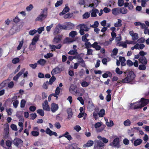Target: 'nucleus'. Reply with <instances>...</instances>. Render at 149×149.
<instances>
[{
	"instance_id": "a211bd4d",
	"label": "nucleus",
	"mask_w": 149,
	"mask_h": 149,
	"mask_svg": "<svg viewBox=\"0 0 149 149\" xmlns=\"http://www.w3.org/2000/svg\"><path fill=\"white\" fill-rule=\"evenodd\" d=\"M140 63L142 64H146L147 63V60L145 56L141 57L139 59Z\"/></svg>"
},
{
	"instance_id": "e2e57ef3",
	"label": "nucleus",
	"mask_w": 149,
	"mask_h": 149,
	"mask_svg": "<svg viewBox=\"0 0 149 149\" xmlns=\"http://www.w3.org/2000/svg\"><path fill=\"white\" fill-rule=\"evenodd\" d=\"M44 30V27H41L39 28L37 30V31L39 34H40L42 31Z\"/></svg>"
},
{
	"instance_id": "680f3d73",
	"label": "nucleus",
	"mask_w": 149,
	"mask_h": 149,
	"mask_svg": "<svg viewBox=\"0 0 149 149\" xmlns=\"http://www.w3.org/2000/svg\"><path fill=\"white\" fill-rule=\"evenodd\" d=\"M124 3V1L123 0H118V5L119 6L121 7L123 5Z\"/></svg>"
},
{
	"instance_id": "1a4fd4ad",
	"label": "nucleus",
	"mask_w": 149,
	"mask_h": 149,
	"mask_svg": "<svg viewBox=\"0 0 149 149\" xmlns=\"http://www.w3.org/2000/svg\"><path fill=\"white\" fill-rule=\"evenodd\" d=\"M141 28L142 29H144V33L145 34H148V35H149V29H148V27L147 26H146L145 24L144 23H141V24L140 25Z\"/></svg>"
},
{
	"instance_id": "b1692460",
	"label": "nucleus",
	"mask_w": 149,
	"mask_h": 149,
	"mask_svg": "<svg viewBox=\"0 0 149 149\" xmlns=\"http://www.w3.org/2000/svg\"><path fill=\"white\" fill-rule=\"evenodd\" d=\"M68 114V118H71L72 117L73 113L72 109L70 108H68L67 110Z\"/></svg>"
},
{
	"instance_id": "dca6fc26",
	"label": "nucleus",
	"mask_w": 149,
	"mask_h": 149,
	"mask_svg": "<svg viewBox=\"0 0 149 149\" xmlns=\"http://www.w3.org/2000/svg\"><path fill=\"white\" fill-rule=\"evenodd\" d=\"M120 8H113L112 10V14L115 15H117L120 14Z\"/></svg>"
},
{
	"instance_id": "3c124183",
	"label": "nucleus",
	"mask_w": 149,
	"mask_h": 149,
	"mask_svg": "<svg viewBox=\"0 0 149 149\" xmlns=\"http://www.w3.org/2000/svg\"><path fill=\"white\" fill-rule=\"evenodd\" d=\"M49 84L48 81L44 82L42 85V87L45 89H47L48 88V85Z\"/></svg>"
},
{
	"instance_id": "5701e85b",
	"label": "nucleus",
	"mask_w": 149,
	"mask_h": 149,
	"mask_svg": "<svg viewBox=\"0 0 149 149\" xmlns=\"http://www.w3.org/2000/svg\"><path fill=\"white\" fill-rule=\"evenodd\" d=\"M119 60L121 63V65L123 66H125L126 65L125 62L126 60L124 57L120 56Z\"/></svg>"
},
{
	"instance_id": "864d4df0",
	"label": "nucleus",
	"mask_w": 149,
	"mask_h": 149,
	"mask_svg": "<svg viewBox=\"0 0 149 149\" xmlns=\"http://www.w3.org/2000/svg\"><path fill=\"white\" fill-rule=\"evenodd\" d=\"M132 39L134 40H135L139 38L138 35L137 33H134L133 35L132 36Z\"/></svg>"
},
{
	"instance_id": "0e129e2a",
	"label": "nucleus",
	"mask_w": 149,
	"mask_h": 149,
	"mask_svg": "<svg viewBox=\"0 0 149 149\" xmlns=\"http://www.w3.org/2000/svg\"><path fill=\"white\" fill-rule=\"evenodd\" d=\"M37 63H35L34 64H29V66L32 69H35L37 67Z\"/></svg>"
},
{
	"instance_id": "4d7b16f0",
	"label": "nucleus",
	"mask_w": 149,
	"mask_h": 149,
	"mask_svg": "<svg viewBox=\"0 0 149 149\" xmlns=\"http://www.w3.org/2000/svg\"><path fill=\"white\" fill-rule=\"evenodd\" d=\"M37 30L36 29L31 30L29 32V35L33 36L37 32Z\"/></svg>"
},
{
	"instance_id": "9d476101",
	"label": "nucleus",
	"mask_w": 149,
	"mask_h": 149,
	"mask_svg": "<svg viewBox=\"0 0 149 149\" xmlns=\"http://www.w3.org/2000/svg\"><path fill=\"white\" fill-rule=\"evenodd\" d=\"M91 16L92 17L97 16V13H99V10L97 9L93 8L90 11Z\"/></svg>"
},
{
	"instance_id": "6e6d98bb",
	"label": "nucleus",
	"mask_w": 149,
	"mask_h": 149,
	"mask_svg": "<svg viewBox=\"0 0 149 149\" xmlns=\"http://www.w3.org/2000/svg\"><path fill=\"white\" fill-rule=\"evenodd\" d=\"M130 82L129 78L127 76L125 78L122 80L123 83H129Z\"/></svg>"
},
{
	"instance_id": "473e14b6",
	"label": "nucleus",
	"mask_w": 149,
	"mask_h": 149,
	"mask_svg": "<svg viewBox=\"0 0 149 149\" xmlns=\"http://www.w3.org/2000/svg\"><path fill=\"white\" fill-rule=\"evenodd\" d=\"M77 33L76 31H72L69 33V36L72 38H73L77 35Z\"/></svg>"
},
{
	"instance_id": "2f4dec72",
	"label": "nucleus",
	"mask_w": 149,
	"mask_h": 149,
	"mask_svg": "<svg viewBox=\"0 0 149 149\" xmlns=\"http://www.w3.org/2000/svg\"><path fill=\"white\" fill-rule=\"evenodd\" d=\"M89 35L88 33H86L85 35L82 36L81 38L82 41L85 42L87 41H88L89 39L86 38Z\"/></svg>"
},
{
	"instance_id": "ea45409f",
	"label": "nucleus",
	"mask_w": 149,
	"mask_h": 149,
	"mask_svg": "<svg viewBox=\"0 0 149 149\" xmlns=\"http://www.w3.org/2000/svg\"><path fill=\"white\" fill-rule=\"evenodd\" d=\"M7 83L6 81H3L0 84V89L5 87L7 85Z\"/></svg>"
},
{
	"instance_id": "4be33fe9",
	"label": "nucleus",
	"mask_w": 149,
	"mask_h": 149,
	"mask_svg": "<svg viewBox=\"0 0 149 149\" xmlns=\"http://www.w3.org/2000/svg\"><path fill=\"white\" fill-rule=\"evenodd\" d=\"M87 108L90 111H92L95 109V107L92 103H90L89 102V103L87 107Z\"/></svg>"
},
{
	"instance_id": "9b49d317",
	"label": "nucleus",
	"mask_w": 149,
	"mask_h": 149,
	"mask_svg": "<svg viewBox=\"0 0 149 149\" xmlns=\"http://www.w3.org/2000/svg\"><path fill=\"white\" fill-rule=\"evenodd\" d=\"M127 76L131 82L135 78V75L133 71H130L129 72Z\"/></svg>"
},
{
	"instance_id": "20e7f679",
	"label": "nucleus",
	"mask_w": 149,
	"mask_h": 149,
	"mask_svg": "<svg viewBox=\"0 0 149 149\" xmlns=\"http://www.w3.org/2000/svg\"><path fill=\"white\" fill-rule=\"evenodd\" d=\"M56 72V68L53 69L51 72V74L53 75L52 77L50 79L49 83L50 85H52L53 83L55 80L56 78L53 75Z\"/></svg>"
},
{
	"instance_id": "c03bdc74",
	"label": "nucleus",
	"mask_w": 149,
	"mask_h": 149,
	"mask_svg": "<svg viewBox=\"0 0 149 149\" xmlns=\"http://www.w3.org/2000/svg\"><path fill=\"white\" fill-rule=\"evenodd\" d=\"M131 124V122L129 119H127L124 121V124L125 126H129Z\"/></svg>"
},
{
	"instance_id": "8fccbe9b",
	"label": "nucleus",
	"mask_w": 149,
	"mask_h": 149,
	"mask_svg": "<svg viewBox=\"0 0 149 149\" xmlns=\"http://www.w3.org/2000/svg\"><path fill=\"white\" fill-rule=\"evenodd\" d=\"M26 101L24 100H21L20 103V107L21 108H24L25 107Z\"/></svg>"
},
{
	"instance_id": "6ab92c4d",
	"label": "nucleus",
	"mask_w": 149,
	"mask_h": 149,
	"mask_svg": "<svg viewBox=\"0 0 149 149\" xmlns=\"http://www.w3.org/2000/svg\"><path fill=\"white\" fill-rule=\"evenodd\" d=\"M24 72V70H21L13 77V80L15 81H17L19 77L23 74Z\"/></svg>"
},
{
	"instance_id": "ddd939ff",
	"label": "nucleus",
	"mask_w": 149,
	"mask_h": 149,
	"mask_svg": "<svg viewBox=\"0 0 149 149\" xmlns=\"http://www.w3.org/2000/svg\"><path fill=\"white\" fill-rule=\"evenodd\" d=\"M39 35H37L34 37L32 40V42L31 45H36L37 42L39 38Z\"/></svg>"
},
{
	"instance_id": "f8f14e48",
	"label": "nucleus",
	"mask_w": 149,
	"mask_h": 149,
	"mask_svg": "<svg viewBox=\"0 0 149 149\" xmlns=\"http://www.w3.org/2000/svg\"><path fill=\"white\" fill-rule=\"evenodd\" d=\"M67 27L65 25L58 24L56 26V32L59 33L62 29H66Z\"/></svg>"
},
{
	"instance_id": "c85d7f7f",
	"label": "nucleus",
	"mask_w": 149,
	"mask_h": 149,
	"mask_svg": "<svg viewBox=\"0 0 149 149\" xmlns=\"http://www.w3.org/2000/svg\"><path fill=\"white\" fill-rule=\"evenodd\" d=\"M46 61L44 59H41L37 61V63L41 65L42 66H44L46 63Z\"/></svg>"
},
{
	"instance_id": "6e6552de",
	"label": "nucleus",
	"mask_w": 149,
	"mask_h": 149,
	"mask_svg": "<svg viewBox=\"0 0 149 149\" xmlns=\"http://www.w3.org/2000/svg\"><path fill=\"white\" fill-rule=\"evenodd\" d=\"M119 139L118 138L115 139L113 141L112 144L111 143L110 145L112 146L113 145L114 146L119 148Z\"/></svg>"
},
{
	"instance_id": "aec40b11",
	"label": "nucleus",
	"mask_w": 149,
	"mask_h": 149,
	"mask_svg": "<svg viewBox=\"0 0 149 149\" xmlns=\"http://www.w3.org/2000/svg\"><path fill=\"white\" fill-rule=\"evenodd\" d=\"M142 142V140L141 139H137L135 140L133 144L135 146L140 145Z\"/></svg>"
},
{
	"instance_id": "79ce46f5",
	"label": "nucleus",
	"mask_w": 149,
	"mask_h": 149,
	"mask_svg": "<svg viewBox=\"0 0 149 149\" xmlns=\"http://www.w3.org/2000/svg\"><path fill=\"white\" fill-rule=\"evenodd\" d=\"M118 49L116 48H115L113 49V54H111V56L112 57L113 55H116L118 53Z\"/></svg>"
},
{
	"instance_id": "4c0bfd02",
	"label": "nucleus",
	"mask_w": 149,
	"mask_h": 149,
	"mask_svg": "<svg viewBox=\"0 0 149 149\" xmlns=\"http://www.w3.org/2000/svg\"><path fill=\"white\" fill-rule=\"evenodd\" d=\"M85 45L86 48L87 49L92 47V45H91L89 42H88V41L85 42Z\"/></svg>"
},
{
	"instance_id": "774afa93",
	"label": "nucleus",
	"mask_w": 149,
	"mask_h": 149,
	"mask_svg": "<svg viewBox=\"0 0 149 149\" xmlns=\"http://www.w3.org/2000/svg\"><path fill=\"white\" fill-rule=\"evenodd\" d=\"M36 107L34 106H31L29 108V110L32 112L36 110Z\"/></svg>"
},
{
	"instance_id": "603ef678",
	"label": "nucleus",
	"mask_w": 149,
	"mask_h": 149,
	"mask_svg": "<svg viewBox=\"0 0 149 149\" xmlns=\"http://www.w3.org/2000/svg\"><path fill=\"white\" fill-rule=\"evenodd\" d=\"M90 13L88 12L85 13L83 15V17L84 19H87L90 16Z\"/></svg>"
},
{
	"instance_id": "052dcab7",
	"label": "nucleus",
	"mask_w": 149,
	"mask_h": 149,
	"mask_svg": "<svg viewBox=\"0 0 149 149\" xmlns=\"http://www.w3.org/2000/svg\"><path fill=\"white\" fill-rule=\"evenodd\" d=\"M11 128L14 131H17V128L16 125L14 124H12L10 125Z\"/></svg>"
},
{
	"instance_id": "a878e982",
	"label": "nucleus",
	"mask_w": 149,
	"mask_h": 149,
	"mask_svg": "<svg viewBox=\"0 0 149 149\" xmlns=\"http://www.w3.org/2000/svg\"><path fill=\"white\" fill-rule=\"evenodd\" d=\"M116 45L119 47H123L124 48H126L127 47V44H125V42H117Z\"/></svg>"
},
{
	"instance_id": "a18cd8bd",
	"label": "nucleus",
	"mask_w": 149,
	"mask_h": 149,
	"mask_svg": "<svg viewBox=\"0 0 149 149\" xmlns=\"http://www.w3.org/2000/svg\"><path fill=\"white\" fill-rule=\"evenodd\" d=\"M68 54H69L72 55H75L76 54H77V50L75 49L71 50H70L68 53Z\"/></svg>"
},
{
	"instance_id": "72a5a7b5",
	"label": "nucleus",
	"mask_w": 149,
	"mask_h": 149,
	"mask_svg": "<svg viewBox=\"0 0 149 149\" xmlns=\"http://www.w3.org/2000/svg\"><path fill=\"white\" fill-rule=\"evenodd\" d=\"M146 64H142L139 65V69L140 70H145L146 69Z\"/></svg>"
},
{
	"instance_id": "c756f323",
	"label": "nucleus",
	"mask_w": 149,
	"mask_h": 149,
	"mask_svg": "<svg viewBox=\"0 0 149 149\" xmlns=\"http://www.w3.org/2000/svg\"><path fill=\"white\" fill-rule=\"evenodd\" d=\"M68 132H66L65 134H64L63 136H65L69 140H70L72 139V137L70 135L68 134Z\"/></svg>"
},
{
	"instance_id": "39448f33",
	"label": "nucleus",
	"mask_w": 149,
	"mask_h": 149,
	"mask_svg": "<svg viewBox=\"0 0 149 149\" xmlns=\"http://www.w3.org/2000/svg\"><path fill=\"white\" fill-rule=\"evenodd\" d=\"M13 143L16 146L18 147L19 145H22L23 143V141L20 139L15 138L13 141Z\"/></svg>"
},
{
	"instance_id": "f704fd0d",
	"label": "nucleus",
	"mask_w": 149,
	"mask_h": 149,
	"mask_svg": "<svg viewBox=\"0 0 149 149\" xmlns=\"http://www.w3.org/2000/svg\"><path fill=\"white\" fill-rule=\"evenodd\" d=\"M105 114V110L104 109H101L98 113V115L100 117H103Z\"/></svg>"
},
{
	"instance_id": "f03ea898",
	"label": "nucleus",
	"mask_w": 149,
	"mask_h": 149,
	"mask_svg": "<svg viewBox=\"0 0 149 149\" xmlns=\"http://www.w3.org/2000/svg\"><path fill=\"white\" fill-rule=\"evenodd\" d=\"M129 107L130 109L134 110L141 108V106L139 101L130 104Z\"/></svg>"
},
{
	"instance_id": "f3484780",
	"label": "nucleus",
	"mask_w": 149,
	"mask_h": 149,
	"mask_svg": "<svg viewBox=\"0 0 149 149\" xmlns=\"http://www.w3.org/2000/svg\"><path fill=\"white\" fill-rule=\"evenodd\" d=\"M70 10L69 7H68L67 4L65 5V7L63 9L62 12L59 14L60 15H63L68 12Z\"/></svg>"
},
{
	"instance_id": "c9c22d12",
	"label": "nucleus",
	"mask_w": 149,
	"mask_h": 149,
	"mask_svg": "<svg viewBox=\"0 0 149 149\" xmlns=\"http://www.w3.org/2000/svg\"><path fill=\"white\" fill-rule=\"evenodd\" d=\"M73 41V40L71 39L67 38L64 40V43H70Z\"/></svg>"
},
{
	"instance_id": "bb28decb",
	"label": "nucleus",
	"mask_w": 149,
	"mask_h": 149,
	"mask_svg": "<svg viewBox=\"0 0 149 149\" xmlns=\"http://www.w3.org/2000/svg\"><path fill=\"white\" fill-rule=\"evenodd\" d=\"M121 23V20L120 19H118L117 21L114 24V26L115 27L121 26L122 25Z\"/></svg>"
},
{
	"instance_id": "338daca9",
	"label": "nucleus",
	"mask_w": 149,
	"mask_h": 149,
	"mask_svg": "<svg viewBox=\"0 0 149 149\" xmlns=\"http://www.w3.org/2000/svg\"><path fill=\"white\" fill-rule=\"evenodd\" d=\"M14 86V83L12 81L9 82L8 85V86L9 88H11L13 87Z\"/></svg>"
},
{
	"instance_id": "2eb2a0df",
	"label": "nucleus",
	"mask_w": 149,
	"mask_h": 149,
	"mask_svg": "<svg viewBox=\"0 0 149 149\" xmlns=\"http://www.w3.org/2000/svg\"><path fill=\"white\" fill-rule=\"evenodd\" d=\"M104 120L106 122V123L108 127H112L113 125V123L112 120H109L106 118H104Z\"/></svg>"
},
{
	"instance_id": "de8ad7c7",
	"label": "nucleus",
	"mask_w": 149,
	"mask_h": 149,
	"mask_svg": "<svg viewBox=\"0 0 149 149\" xmlns=\"http://www.w3.org/2000/svg\"><path fill=\"white\" fill-rule=\"evenodd\" d=\"M73 15V14L72 13H69L68 14L64 15V18H70Z\"/></svg>"
},
{
	"instance_id": "58836bf2",
	"label": "nucleus",
	"mask_w": 149,
	"mask_h": 149,
	"mask_svg": "<svg viewBox=\"0 0 149 149\" xmlns=\"http://www.w3.org/2000/svg\"><path fill=\"white\" fill-rule=\"evenodd\" d=\"M89 82H88L86 81H83L81 83V86L84 87L88 86L90 84Z\"/></svg>"
},
{
	"instance_id": "69168bd1",
	"label": "nucleus",
	"mask_w": 149,
	"mask_h": 149,
	"mask_svg": "<svg viewBox=\"0 0 149 149\" xmlns=\"http://www.w3.org/2000/svg\"><path fill=\"white\" fill-rule=\"evenodd\" d=\"M6 144L7 146L10 147L12 145V142L8 140L6 141Z\"/></svg>"
},
{
	"instance_id": "49530a36",
	"label": "nucleus",
	"mask_w": 149,
	"mask_h": 149,
	"mask_svg": "<svg viewBox=\"0 0 149 149\" xmlns=\"http://www.w3.org/2000/svg\"><path fill=\"white\" fill-rule=\"evenodd\" d=\"M39 132L35 131H32L31 132V134L34 136H37L39 135Z\"/></svg>"
},
{
	"instance_id": "412c9836",
	"label": "nucleus",
	"mask_w": 149,
	"mask_h": 149,
	"mask_svg": "<svg viewBox=\"0 0 149 149\" xmlns=\"http://www.w3.org/2000/svg\"><path fill=\"white\" fill-rule=\"evenodd\" d=\"M92 47L95 48L97 50H100L101 48V47L99 45L98 43L96 42L92 44Z\"/></svg>"
},
{
	"instance_id": "7ed1b4c3",
	"label": "nucleus",
	"mask_w": 149,
	"mask_h": 149,
	"mask_svg": "<svg viewBox=\"0 0 149 149\" xmlns=\"http://www.w3.org/2000/svg\"><path fill=\"white\" fill-rule=\"evenodd\" d=\"M80 27L79 33L81 35H84V31H88L89 29L86 25L84 24H81L79 25Z\"/></svg>"
},
{
	"instance_id": "5fc2aeb1",
	"label": "nucleus",
	"mask_w": 149,
	"mask_h": 149,
	"mask_svg": "<svg viewBox=\"0 0 149 149\" xmlns=\"http://www.w3.org/2000/svg\"><path fill=\"white\" fill-rule=\"evenodd\" d=\"M99 25V23L97 21H95L94 22V24L92 25H90V26L92 27L95 28H97Z\"/></svg>"
},
{
	"instance_id": "7c9ffc66",
	"label": "nucleus",
	"mask_w": 149,
	"mask_h": 149,
	"mask_svg": "<svg viewBox=\"0 0 149 149\" xmlns=\"http://www.w3.org/2000/svg\"><path fill=\"white\" fill-rule=\"evenodd\" d=\"M51 111L52 112H55L56 111V104L52 103L51 105Z\"/></svg>"
},
{
	"instance_id": "393cba45",
	"label": "nucleus",
	"mask_w": 149,
	"mask_h": 149,
	"mask_svg": "<svg viewBox=\"0 0 149 149\" xmlns=\"http://www.w3.org/2000/svg\"><path fill=\"white\" fill-rule=\"evenodd\" d=\"M93 141L92 140H89L88 142L84 145V147H88L92 146L93 144Z\"/></svg>"
},
{
	"instance_id": "13d9d810",
	"label": "nucleus",
	"mask_w": 149,
	"mask_h": 149,
	"mask_svg": "<svg viewBox=\"0 0 149 149\" xmlns=\"http://www.w3.org/2000/svg\"><path fill=\"white\" fill-rule=\"evenodd\" d=\"M19 61V59L18 58H13L12 60V62L14 64H16Z\"/></svg>"
},
{
	"instance_id": "cd10ccee",
	"label": "nucleus",
	"mask_w": 149,
	"mask_h": 149,
	"mask_svg": "<svg viewBox=\"0 0 149 149\" xmlns=\"http://www.w3.org/2000/svg\"><path fill=\"white\" fill-rule=\"evenodd\" d=\"M120 13L125 14L127 13L128 10L125 7H122L120 8Z\"/></svg>"
},
{
	"instance_id": "e433bc0d",
	"label": "nucleus",
	"mask_w": 149,
	"mask_h": 149,
	"mask_svg": "<svg viewBox=\"0 0 149 149\" xmlns=\"http://www.w3.org/2000/svg\"><path fill=\"white\" fill-rule=\"evenodd\" d=\"M97 138L100 140H101L103 141V142H104L105 143H107L108 141V140L105 138H102V137L101 136H97Z\"/></svg>"
},
{
	"instance_id": "37998d69",
	"label": "nucleus",
	"mask_w": 149,
	"mask_h": 149,
	"mask_svg": "<svg viewBox=\"0 0 149 149\" xmlns=\"http://www.w3.org/2000/svg\"><path fill=\"white\" fill-rule=\"evenodd\" d=\"M23 39L22 41L20 42L19 43V45H18L17 48V49L18 50H20L21 49L23 45Z\"/></svg>"
},
{
	"instance_id": "09e8293b",
	"label": "nucleus",
	"mask_w": 149,
	"mask_h": 149,
	"mask_svg": "<svg viewBox=\"0 0 149 149\" xmlns=\"http://www.w3.org/2000/svg\"><path fill=\"white\" fill-rule=\"evenodd\" d=\"M96 143L97 144V146H99L100 147H103L104 146V144L102 143L100 141H97Z\"/></svg>"
},
{
	"instance_id": "0eeeda50",
	"label": "nucleus",
	"mask_w": 149,
	"mask_h": 149,
	"mask_svg": "<svg viewBox=\"0 0 149 149\" xmlns=\"http://www.w3.org/2000/svg\"><path fill=\"white\" fill-rule=\"evenodd\" d=\"M42 107L44 110L47 111H49L50 109L49 105L48 104V102L47 100H45L44 103H42Z\"/></svg>"
},
{
	"instance_id": "f257e3e1",
	"label": "nucleus",
	"mask_w": 149,
	"mask_h": 149,
	"mask_svg": "<svg viewBox=\"0 0 149 149\" xmlns=\"http://www.w3.org/2000/svg\"><path fill=\"white\" fill-rule=\"evenodd\" d=\"M47 8H45L43 9H42L41 12L36 19L35 21L42 22L45 19L47 16Z\"/></svg>"
},
{
	"instance_id": "a19ab883",
	"label": "nucleus",
	"mask_w": 149,
	"mask_h": 149,
	"mask_svg": "<svg viewBox=\"0 0 149 149\" xmlns=\"http://www.w3.org/2000/svg\"><path fill=\"white\" fill-rule=\"evenodd\" d=\"M37 112L38 113L40 116H43L44 115V112L43 110L39 109L37 110Z\"/></svg>"
},
{
	"instance_id": "4468645a",
	"label": "nucleus",
	"mask_w": 149,
	"mask_h": 149,
	"mask_svg": "<svg viewBox=\"0 0 149 149\" xmlns=\"http://www.w3.org/2000/svg\"><path fill=\"white\" fill-rule=\"evenodd\" d=\"M45 132L46 134H47L49 135L50 136H51L53 135L56 136V132H53L48 127H47L45 130Z\"/></svg>"
},
{
	"instance_id": "423d86ee",
	"label": "nucleus",
	"mask_w": 149,
	"mask_h": 149,
	"mask_svg": "<svg viewBox=\"0 0 149 149\" xmlns=\"http://www.w3.org/2000/svg\"><path fill=\"white\" fill-rule=\"evenodd\" d=\"M139 102H140L142 108L149 103V100L142 98L141 99V100L139 101Z\"/></svg>"
},
{
	"instance_id": "bf43d9fd",
	"label": "nucleus",
	"mask_w": 149,
	"mask_h": 149,
	"mask_svg": "<svg viewBox=\"0 0 149 149\" xmlns=\"http://www.w3.org/2000/svg\"><path fill=\"white\" fill-rule=\"evenodd\" d=\"M19 102L18 100H16L13 103V105L14 108H16L17 107Z\"/></svg>"
}]
</instances>
